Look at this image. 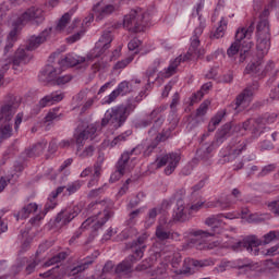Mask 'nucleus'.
I'll use <instances>...</instances> for the list:
<instances>
[{"mask_svg":"<svg viewBox=\"0 0 279 279\" xmlns=\"http://www.w3.org/2000/svg\"><path fill=\"white\" fill-rule=\"evenodd\" d=\"M21 106V100L9 94L1 107H0V144L3 141H8V138H12L14 134V130L12 129V119H14V114H16L17 108Z\"/></svg>","mask_w":279,"mask_h":279,"instance_id":"obj_1","label":"nucleus"},{"mask_svg":"<svg viewBox=\"0 0 279 279\" xmlns=\"http://www.w3.org/2000/svg\"><path fill=\"white\" fill-rule=\"evenodd\" d=\"M145 241H147V234H142L136 240L125 244V248L131 250L133 254L129 255L126 259L117 265L116 274L126 276V274L132 271L134 263L141 260L145 254V250L147 247V245H145Z\"/></svg>","mask_w":279,"mask_h":279,"instance_id":"obj_2","label":"nucleus"},{"mask_svg":"<svg viewBox=\"0 0 279 279\" xmlns=\"http://www.w3.org/2000/svg\"><path fill=\"white\" fill-rule=\"evenodd\" d=\"M149 13H145L138 10H131L129 14L124 16L123 25L129 32L133 34H138L145 32V27L149 25Z\"/></svg>","mask_w":279,"mask_h":279,"instance_id":"obj_3","label":"nucleus"},{"mask_svg":"<svg viewBox=\"0 0 279 279\" xmlns=\"http://www.w3.org/2000/svg\"><path fill=\"white\" fill-rule=\"evenodd\" d=\"M29 21H35L37 25L43 23V21H45V17L43 16V10L31 8L26 10L21 16H19L16 21L13 22V29L9 33L8 40L16 41V35L19 34V31L21 27H25Z\"/></svg>","mask_w":279,"mask_h":279,"instance_id":"obj_4","label":"nucleus"},{"mask_svg":"<svg viewBox=\"0 0 279 279\" xmlns=\"http://www.w3.org/2000/svg\"><path fill=\"white\" fill-rule=\"evenodd\" d=\"M128 117L125 109H123V105L114 107L111 111H106L105 117L101 119V128H106V125L110 124L116 130H119V128L128 121Z\"/></svg>","mask_w":279,"mask_h":279,"instance_id":"obj_5","label":"nucleus"},{"mask_svg":"<svg viewBox=\"0 0 279 279\" xmlns=\"http://www.w3.org/2000/svg\"><path fill=\"white\" fill-rule=\"evenodd\" d=\"M263 245V240L258 239L256 235H247L242 240L233 242L229 247L232 252H243L246 250L248 254H254V256H258V247Z\"/></svg>","mask_w":279,"mask_h":279,"instance_id":"obj_6","label":"nucleus"},{"mask_svg":"<svg viewBox=\"0 0 279 279\" xmlns=\"http://www.w3.org/2000/svg\"><path fill=\"white\" fill-rule=\"evenodd\" d=\"M252 47H254V41L235 38V43H232L228 48L227 56L229 58H233V56H236V53L240 52L239 64H243V62L247 60V56H250Z\"/></svg>","mask_w":279,"mask_h":279,"instance_id":"obj_7","label":"nucleus"},{"mask_svg":"<svg viewBox=\"0 0 279 279\" xmlns=\"http://www.w3.org/2000/svg\"><path fill=\"white\" fill-rule=\"evenodd\" d=\"M112 43V32L105 31L96 44L95 48L92 52L87 56V60H95V58H99L104 56L108 49H110V44Z\"/></svg>","mask_w":279,"mask_h":279,"instance_id":"obj_8","label":"nucleus"},{"mask_svg":"<svg viewBox=\"0 0 279 279\" xmlns=\"http://www.w3.org/2000/svg\"><path fill=\"white\" fill-rule=\"evenodd\" d=\"M97 136V125L89 124L84 130H76L74 133V141L77 145V151L84 147V143L88 141H95Z\"/></svg>","mask_w":279,"mask_h":279,"instance_id":"obj_9","label":"nucleus"},{"mask_svg":"<svg viewBox=\"0 0 279 279\" xmlns=\"http://www.w3.org/2000/svg\"><path fill=\"white\" fill-rule=\"evenodd\" d=\"M275 63L268 61L265 69L263 70V57H259L258 60L248 63L244 70L245 75H267L269 71H274Z\"/></svg>","mask_w":279,"mask_h":279,"instance_id":"obj_10","label":"nucleus"},{"mask_svg":"<svg viewBox=\"0 0 279 279\" xmlns=\"http://www.w3.org/2000/svg\"><path fill=\"white\" fill-rule=\"evenodd\" d=\"M258 82H253L252 85H248L238 97L235 98V110L243 104H250L252 101V97H254V92L259 88Z\"/></svg>","mask_w":279,"mask_h":279,"instance_id":"obj_11","label":"nucleus"},{"mask_svg":"<svg viewBox=\"0 0 279 279\" xmlns=\"http://www.w3.org/2000/svg\"><path fill=\"white\" fill-rule=\"evenodd\" d=\"M114 10H117V7L106 3L104 2V0L97 2L93 7V12L96 15V21H104V19L110 16V14H113Z\"/></svg>","mask_w":279,"mask_h":279,"instance_id":"obj_12","label":"nucleus"},{"mask_svg":"<svg viewBox=\"0 0 279 279\" xmlns=\"http://www.w3.org/2000/svg\"><path fill=\"white\" fill-rule=\"evenodd\" d=\"M241 126L234 125L232 122H228L225 125H222L217 132H216V143L217 145H221L223 142L228 141L230 136L236 132V130H240Z\"/></svg>","mask_w":279,"mask_h":279,"instance_id":"obj_13","label":"nucleus"},{"mask_svg":"<svg viewBox=\"0 0 279 279\" xmlns=\"http://www.w3.org/2000/svg\"><path fill=\"white\" fill-rule=\"evenodd\" d=\"M190 235L192 238L189 239L187 246L197 247L198 245H202L206 239H209V236H215V231L196 230L192 231Z\"/></svg>","mask_w":279,"mask_h":279,"instance_id":"obj_14","label":"nucleus"},{"mask_svg":"<svg viewBox=\"0 0 279 279\" xmlns=\"http://www.w3.org/2000/svg\"><path fill=\"white\" fill-rule=\"evenodd\" d=\"M50 34L51 28H46L38 36H31L26 44V51H35V49H38L43 43L47 41Z\"/></svg>","mask_w":279,"mask_h":279,"instance_id":"obj_15","label":"nucleus"},{"mask_svg":"<svg viewBox=\"0 0 279 279\" xmlns=\"http://www.w3.org/2000/svg\"><path fill=\"white\" fill-rule=\"evenodd\" d=\"M80 207H74L73 209H63L54 218V223H62V226H68L71 223L77 215H80Z\"/></svg>","mask_w":279,"mask_h":279,"instance_id":"obj_16","label":"nucleus"},{"mask_svg":"<svg viewBox=\"0 0 279 279\" xmlns=\"http://www.w3.org/2000/svg\"><path fill=\"white\" fill-rule=\"evenodd\" d=\"M31 61L32 54L27 53V51L23 48H19L11 59L13 69L15 71L19 69V66H23V64H29Z\"/></svg>","mask_w":279,"mask_h":279,"instance_id":"obj_17","label":"nucleus"},{"mask_svg":"<svg viewBox=\"0 0 279 279\" xmlns=\"http://www.w3.org/2000/svg\"><path fill=\"white\" fill-rule=\"evenodd\" d=\"M62 99H64V94L62 93L58 94V92H53L45 96L44 98H41L37 104V108L38 110H43V108H47V106H53V104H60Z\"/></svg>","mask_w":279,"mask_h":279,"instance_id":"obj_18","label":"nucleus"},{"mask_svg":"<svg viewBox=\"0 0 279 279\" xmlns=\"http://www.w3.org/2000/svg\"><path fill=\"white\" fill-rule=\"evenodd\" d=\"M45 149H47V141H41L34 144L31 148H26L24 154L26 158H38V156L45 154Z\"/></svg>","mask_w":279,"mask_h":279,"instance_id":"obj_19","label":"nucleus"},{"mask_svg":"<svg viewBox=\"0 0 279 279\" xmlns=\"http://www.w3.org/2000/svg\"><path fill=\"white\" fill-rule=\"evenodd\" d=\"M256 49L262 56H267L271 49V35H257Z\"/></svg>","mask_w":279,"mask_h":279,"instance_id":"obj_20","label":"nucleus"},{"mask_svg":"<svg viewBox=\"0 0 279 279\" xmlns=\"http://www.w3.org/2000/svg\"><path fill=\"white\" fill-rule=\"evenodd\" d=\"M114 215V213L109 211V210H105L104 211V218L98 220L94 226V232L89 234L87 241L85 242L86 245H88V243H93V241H95V236H97V231L99 230V228H104V226H106V222Z\"/></svg>","mask_w":279,"mask_h":279,"instance_id":"obj_21","label":"nucleus"},{"mask_svg":"<svg viewBox=\"0 0 279 279\" xmlns=\"http://www.w3.org/2000/svg\"><path fill=\"white\" fill-rule=\"evenodd\" d=\"M245 149H247V144L243 142L236 148L232 149L228 155H225L220 159L221 165H226V162H233V160H236L238 156H241Z\"/></svg>","mask_w":279,"mask_h":279,"instance_id":"obj_22","label":"nucleus"},{"mask_svg":"<svg viewBox=\"0 0 279 279\" xmlns=\"http://www.w3.org/2000/svg\"><path fill=\"white\" fill-rule=\"evenodd\" d=\"M58 73H60V71L58 72V69L52 65H46L39 74V82L49 84V82H53L56 77H58Z\"/></svg>","mask_w":279,"mask_h":279,"instance_id":"obj_23","label":"nucleus"},{"mask_svg":"<svg viewBox=\"0 0 279 279\" xmlns=\"http://www.w3.org/2000/svg\"><path fill=\"white\" fill-rule=\"evenodd\" d=\"M86 62V58L73 56V54H66L64 58L59 60L58 64L61 68L64 66H77V64H84Z\"/></svg>","mask_w":279,"mask_h":279,"instance_id":"obj_24","label":"nucleus"},{"mask_svg":"<svg viewBox=\"0 0 279 279\" xmlns=\"http://www.w3.org/2000/svg\"><path fill=\"white\" fill-rule=\"evenodd\" d=\"M98 257L99 251H95L92 255L87 256L81 265L72 269V275L75 276V274H80V271H86V269H88V267H90Z\"/></svg>","mask_w":279,"mask_h":279,"instance_id":"obj_25","label":"nucleus"},{"mask_svg":"<svg viewBox=\"0 0 279 279\" xmlns=\"http://www.w3.org/2000/svg\"><path fill=\"white\" fill-rule=\"evenodd\" d=\"M199 39L197 37L191 38V46L187 50L186 60H191V58H202L204 56V50L199 49Z\"/></svg>","mask_w":279,"mask_h":279,"instance_id":"obj_26","label":"nucleus"},{"mask_svg":"<svg viewBox=\"0 0 279 279\" xmlns=\"http://www.w3.org/2000/svg\"><path fill=\"white\" fill-rule=\"evenodd\" d=\"M155 236H157L158 241H169V239H178V236H180V233L167 231L165 226L159 225L156 228Z\"/></svg>","mask_w":279,"mask_h":279,"instance_id":"obj_27","label":"nucleus"},{"mask_svg":"<svg viewBox=\"0 0 279 279\" xmlns=\"http://www.w3.org/2000/svg\"><path fill=\"white\" fill-rule=\"evenodd\" d=\"M254 29H255L254 22H251L247 28L240 27L236 29L235 38H238L239 40H247L248 43H252L251 38H252V34H254Z\"/></svg>","mask_w":279,"mask_h":279,"instance_id":"obj_28","label":"nucleus"},{"mask_svg":"<svg viewBox=\"0 0 279 279\" xmlns=\"http://www.w3.org/2000/svg\"><path fill=\"white\" fill-rule=\"evenodd\" d=\"M210 106V100H205L204 102H202L199 105V107L196 110V116L192 121V125L193 128H195V125H197L198 123L204 122V117L206 114V112H208V107Z\"/></svg>","mask_w":279,"mask_h":279,"instance_id":"obj_29","label":"nucleus"},{"mask_svg":"<svg viewBox=\"0 0 279 279\" xmlns=\"http://www.w3.org/2000/svg\"><path fill=\"white\" fill-rule=\"evenodd\" d=\"M184 264L189 266L183 269L182 274H193L191 267H208L209 262L208 259L199 260L194 258H187L184 260Z\"/></svg>","mask_w":279,"mask_h":279,"instance_id":"obj_30","label":"nucleus"},{"mask_svg":"<svg viewBox=\"0 0 279 279\" xmlns=\"http://www.w3.org/2000/svg\"><path fill=\"white\" fill-rule=\"evenodd\" d=\"M38 210V204L29 203L28 205L24 206L16 215V220L20 219H27L32 213H36Z\"/></svg>","mask_w":279,"mask_h":279,"instance_id":"obj_31","label":"nucleus"},{"mask_svg":"<svg viewBox=\"0 0 279 279\" xmlns=\"http://www.w3.org/2000/svg\"><path fill=\"white\" fill-rule=\"evenodd\" d=\"M173 219L174 221H180L181 223L189 221V215L186 214V208L184 205H182V202H179V205H177V208L173 213Z\"/></svg>","mask_w":279,"mask_h":279,"instance_id":"obj_32","label":"nucleus"},{"mask_svg":"<svg viewBox=\"0 0 279 279\" xmlns=\"http://www.w3.org/2000/svg\"><path fill=\"white\" fill-rule=\"evenodd\" d=\"M136 151V148L131 149V151H124L121 157L119 158L116 169H119L120 171L125 173V168L128 167V162H130V157L132 154Z\"/></svg>","mask_w":279,"mask_h":279,"instance_id":"obj_33","label":"nucleus"},{"mask_svg":"<svg viewBox=\"0 0 279 279\" xmlns=\"http://www.w3.org/2000/svg\"><path fill=\"white\" fill-rule=\"evenodd\" d=\"M256 36H271L269 31V20L260 17L256 27Z\"/></svg>","mask_w":279,"mask_h":279,"instance_id":"obj_34","label":"nucleus"},{"mask_svg":"<svg viewBox=\"0 0 279 279\" xmlns=\"http://www.w3.org/2000/svg\"><path fill=\"white\" fill-rule=\"evenodd\" d=\"M180 162V154L178 153H170V162L165 169L166 175H171L175 171V167H178Z\"/></svg>","mask_w":279,"mask_h":279,"instance_id":"obj_35","label":"nucleus"},{"mask_svg":"<svg viewBox=\"0 0 279 279\" xmlns=\"http://www.w3.org/2000/svg\"><path fill=\"white\" fill-rule=\"evenodd\" d=\"M222 217L228 219V216H225L223 214L213 215L205 219V226H213L210 232H215V230H217V226L221 223Z\"/></svg>","mask_w":279,"mask_h":279,"instance_id":"obj_36","label":"nucleus"},{"mask_svg":"<svg viewBox=\"0 0 279 279\" xmlns=\"http://www.w3.org/2000/svg\"><path fill=\"white\" fill-rule=\"evenodd\" d=\"M186 56H179L174 59V61H172L170 63V65L168 66V69L166 70V75H168V77H170V75H174L178 66H180V64L182 62H186Z\"/></svg>","mask_w":279,"mask_h":279,"instance_id":"obj_37","label":"nucleus"},{"mask_svg":"<svg viewBox=\"0 0 279 279\" xmlns=\"http://www.w3.org/2000/svg\"><path fill=\"white\" fill-rule=\"evenodd\" d=\"M276 119H278V116L276 113H266L263 117H258L256 118L254 121L256 123V125H265V124H269V123H275Z\"/></svg>","mask_w":279,"mask_h":279,"instance_id":"obj_38","label":"nucleus"},{"mask_svg":"<svg viewBox=\"0 0 279 279\" xmlns=\"http://www.w3.org/2000/svg\"><path fill=\"white\" fill-rule=\"evenodd\" d=\"M228 28V22L223 19L220 20L219 26L216 28L215 33L210 35V38H223L226 29Z\"/></svg>","mask_w":279,"mask_h":279,"instance_id":"obj_39","label":"nucleus"},{"mask_svg":"<svg viewBox=\"0 0 279 279\" xmlns=\"http://www.w3.org/2000/svg\"><path fill=\"white\" fill-rule=\"evenodd\" d=\"M69 21H71V14H63L54 28L56 32H62L66 27V25H69Z\"/></svg>","mask_w":279,"mask_h":279,"instance_id":"obj_40","label":"nucleus"},{"mask_svg":"<svg viewBox=\"0 0 279 279\" xmlns=\"http://www.w3.org/2000/svg\"><path fill=\"white\" fill-rule=\"evenodd\" d=\"M256 132H258V128H255L253 130V136H255V137H257ZM258 136H265L268 138L272 137V141H276V136H278V133H276V132L271 133L270 129L264 128V130L259 132Z\"/></svg>","mask_w":279,"mask_h":279,"instance_id":"obj_41","label":"nucleus"},{"mask_svg":"<svg viewBox=\"0 0 279 279\" xmlns=\"http://www.w3.org/2000/svg\"><path fill=\"white\" fill-rule=\"evenodd\" d=\"M59 110L60 108H53L50 111H48V113L44 118L45 123H51V121H56V119H60V117H62V113H58Z\"/></svg>","mask_w":279,"mask_h":279,"instance_id":"obj_42","label":"nucleus"},{"mask_svg":"<svg viewBox=\"0 0 279 279\" xmlns=\"http://www.w3.org/2000/svg\"><path fill=\"white\" fill-rule=\"evenodd\" d=\"M61 260H66V252H61L53 256L51 259L45 263V267H51V265H56V263H61Z\"/></svg>","mask_w":279,"mask_h":279,"instance_id":"obj_43","label":"nucleus"},{"mask_svg":"<svg viewBox=\"0 0 279 279\" xmlns=\"http://www.w3.org/2000/svg\"><path fill=\"white\" fill-rule=\"evenodd\" d=\"M136 104H138V100L135 98V99H129L126 102V106L123 105V109L126 117H130V114H132V112L136 110Z\"/></svg>","mask_w":279,"mask_h":279,"instance_id":"obj_44","label":"nucleus"},{"mask_svg":"<svg viewBox=\"0 0 279 279\" xmlns=\"http://www.w3.org/2000/svg\"><path fill=\"white\" fill-rule=\"evenodd\" d=\"M117 92L120 95H128V93H132V88L130 87V82L128 81H123L121 82L118 87H117Z\"/></svg>","mask_w":279,"mask_h":279,"instance_id":"obj_45","label":"nucleus"},{"mask_svg":"<svg viewBox=\"0 0 279 279\" xmlns=\"http://www.w3.org/2000/svg\"><path fill=\"white\" fill-rule=\"evenodd\" d=\"M279 238L278 231H270L264 235V241H262V245H268L271 241H276Z\"/></svg>","mask_w":279,"mask_h":279,"instance_id":"obj_46","label":"nucleus"},{"mask_svg":"<svg viewBox=\"0 0 279 279\" xmlns=\"http://www.w3.org/2000/svg\"><path fill=\"white\" fill-rule=\"evenodd\" d=\"M184 197H186V190L180 189L173 194L172 199H175L177 206H179L180 202L181 205H184Z\"/></svg>","mask_w":279,"mask_h":279,"instance_id":"obj_47","label":"nucleus"},{"mask_svg":"<svg viewBox=\"0 0 279 279\" xmlns=\"http://www.w3.org/2000/svg\"><path fill=\"white\" fill-rule=\"evenodd\" d=\"M165 123V118L160 116L158 119L155 120L153 128L148 131V134H156L160 128H162V124Z\"/></svg>","mask_w":279,"mask_h":279,"instance_id":"obj_48","label":"nucleus"},{"mask_svg":"<svg viewBox=\"0 0 279 279\" xmlns=\"http://www.w3.org/2000/svg\"><path fill=\"white\" fill-rule=\"evenodd\" d=\"M276 163H269L267 166H265L262 171L259 172V178H265V175H269V173H274V171H276Z\"/></svg>","mask_w":279,"mask_h":279,"instance_id":"obj_49","label":"nucleus"},{"mask_svg":"<svg viewBox=\"0 0 279 279\" xmlns=\"http://www.w3.org/2000/svg\"><path fill=\"white\" fill-rule=\"evenodd\" d=\"M128 136H130L128 132L118 135L117 137L113 138V141H111L110 147H117V145H119L120 143H124V141H128Z\"/></svg>","mask_w":279,"mask_h":279,"instance_id":"obj_50","label":"nucleus"},{"mask_svg":"<svg viewBox=\"0 0 279 279\" xmlns=\"http://www.w3.org/2000/svg\"><path fill=\"white\" fill-rule=\"evenodd\" d=\"M71 80H73V76L71 74H66V75L57 77L53 84H57V86H64V84H69Z\"/></svg>","mask_w":279,"mask_h":279,"instance_id":"obj_51","label":"nucleus"},{"mask_svg":"<svg viewBox=\"0 0 279 279\" xmlns=\"http://www.w3.org/2000/svg\"><path fill=\"white\" fill-rule=\"evenodd\" d=\"M99 178H101V172L94 170L92 179L87 183L88 189H93V186H96L97 182H99Z\"/></svg>","mask_w":279,"mask_h":279,"instance_id":"obj_52","label":"nucleus"},{"mask_svg":"<svg viewBox=\"0 0 279 279\" xmlns=\"http://www.w3.org/2000/svg\"><path fill=\"white\" fill-rule=\"evenodd\" d=\"M223 117H226V110L216 113L214 118H211L210 122L217 128V125L223 121Z\"/></svg>","mask_w":279,"mask_h":279,"instance_id":"obj_53","label":"nucleus"},{"mask_svg":"<svg viewBox=\"0 0 279 279\" xmlns=\"http://www.w3.org/2000/svg\"><path fill=\"white\" fill-rule=\"evenodd\" d=\"M171 162V154L165 155L160 159H157V169L165 167Z\"/></svg>","mask_w":279,"mask_h":279,"instance_id":"obj_54","label":"nucleus"},{"mask_svg":"<svg viewBox=\"0 0 279 279\" xmlns=\"http://www.w3.org/2000/svg\"><path fill=\"white\" fill-rule=\"evenodd\" d=\"M123 175H125V172H123V170H119V168H117V170L111 174L109 182H111V183L119 182V180H121V178H123Z\"/></svg>","mask_w":279,"mask_h":279,"instance_id":"obj_55","label":"nucleus"},{"mask_svg":"<svg viewBox=\"0 0 279 279\" xmlns=\"http://www.w3.org/2000/svg\"><path fill=\"white\" fill-rule=\"evenodd\" d=\"M141 215V209H135L133 211L130 213L129 215V219L126 220V226H134V219H136V217Z\"/></svg>","mask_w":279,"mask_h":279,"instance_id":"obj_56","label":"nucleus"},{"mask_svg":"<svg viewBox=\"0 0 279 279\" xmlns=\"http://www.w3.org/2000/svg\"><path fill=\"white\" fill-rule=\"evenodd\" d=\"M130 62H132V58H126V59H124V60L118 61V62L114 64L113 69H114L116 71H119V69H125V66H128V64H130Z\"/></svg>","mask_w":279,"mask_h":279,"instance_id":"obj_57","label":"nucleus"},{"mask_svg":"<svg viewBox=\"0 0 279 279\" xmlns=\"http://www.w3.org/2000/svg\"><path fill=\"white\" fill-rule=\"evenodd\" d=\"M269 208L271 209V213L275 214V217H279V196L276 201L269 203Z\"/></svg>","mask_w":279,"mask_h":279,"instance_id":"obj_58","label":"nucleus"},{"mask_svg":"<svg viewBox=\"0 0 279 279\" xmlns=\"http://www.w3.org/2000/svg\"><path fill=\"white\" fill-rule=\"evenodd\" d=\"M171 135V131H162L161 133H159L156 137L155 141L159 144L162 143V141H167V138H169V136Z\"/></svg>","mask_w":279,"mask_h":279,"instance_id":"obj_59","label":"nucleus"},{"mask_svg":"<svg viewBox=\"0 0 279 279\" xmlns=\"http://www.w3.org/2000/svg\"><path fill=\"white\" fill-rule=\"evenodd\" d=\"M158 147V143H157V141L155 140V141H153L151 143H150V145H148L147 147H146V149L144 150V156H151V154L154 153V149H156Z\"/></svg>","mask_w":279,"mask_h":279,"instance_id":"obj_60","label":"nucleus"},{"mask_svg":"<svg viewBox=\"0 0 279 279\" xmlns=\"http://www.w3.org/2000/svg\"><path fill=\"white\" fill-rule=\"evenodd\" d=\"M204 27H206V24L204 22H201L199 26L194 29V35L192 38H196V40H199V36L204 34Z\"/></svg>","mask_w":279,"mask_h":279,"instance_id":"obj_61","label":"nucleus"},{"mask_svg":"<svg viewBox=\"0 0 279 279\" xmlns=\"http://www.w3.org/2000/svg\"><path fill=\"white\" fill-rule=\"evenodd\" d=\"M216 208H221V210H226V208H230V201L220 198L216 202Z\"/></svg>","mask_w":279,"mask_h":279,"instance_id":"obj_62","label":"nucleus"},{"mask_svg":"<svg viewBox=\"0 0 279 279\" xmlns=\"http://www.w3.org/2000/svg\"><path fill=\"white\" fill-rule=\"evenodd\" d=\"M129 51H134L141 47V40L138 38H133L129 44Z\"/></svg>","mask_w":279,"mask_h":279,"instance_id":"obj_63","label":"nucleus"},{"mask_svg":"<svg viewBox=\"0 0 279 279\" xmlns=\"http://www.w3.org/2000/svg\"><path fill=\"white\" fill-rule=\"evenodd\" d=\"M203 98H204V92L198 90L197 93H194L191 97L192 106L193 104H197V101H202Z\"/></svg>","mask_w":279,"mask_h":279,"instance_id":"obj_64","label":"nucleus"}]
</instances>
